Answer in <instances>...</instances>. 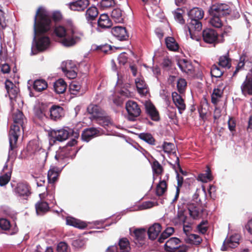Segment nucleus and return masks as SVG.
I'll use <instances>...</instances> for the list:
<instances>
[{
	"instance_id": "0e129e2a",
	"label": "nucleus",
	"mask_w": 252,
	"mask_h": 252,
	"mask_svg": "<svg viewBox=\"0 0 252 252\" xmlns=\"http://www.w3.org/2000/svg\"><path fill=\"white\" fill-rule=\"evenodd\" d=\"M228 126L229 129L231 131H234L235 130L236 127V122L235 120L232 117L229 118L228 121Z\"/></svg>"
},
{
	"instance_id": "c03bdc74",
	"label": "nucleus",
	"mask_w": 252,
	"mask_h": 252,
	"mask_svg": "<svg viewBox=\"0 0 252 252\" xmlns=\"http://www.w3.org/2000/svg\"><path fill=\"white\" fill-rule=\"evenodd\" d=\"M92 49L94 51L106 53L108 51H110L112 49V47L111 45L108 44H102L100 45L94 44L92 45Z\"/></svg>"
},
{
	"instance_id": "7ed1b4c3",
	"label": "nucleus",
	"mask_w": 252,
	"mask_h": 252,
	"mask_svg": "<svg viewBox=\"0 0 252 252\" xmlns=\"http://www.w3.org/2000/svg\"><path fill=\"white\" fill-rule=\"evenodd\" d=\"M13 118L14 124L10 127L8 135L10 151L17 147L18 139L24 131L25 124L27 122L23 113L19 110L14 113Z\"/></svg>"
},
{
	"instance_id": "09e8293b",
	"label": "nucleus",
	"mask_w": 252,
	"mask_h": 252,
	"mask_svg": "<svg viewBox=\"0 0 252 252\" xmlns=\"http://www.w3.org/2000/svg\"><path fill=\"white\" fill-rule=\"evenodd\" d=\"M62 70L63 72H65L69 70L76 69V66L72 61H67L63 62L62 64Z\"/></svg>"
},
{
	"instance_id": "de8ad7c7",
	"label": "nucleus",
	"mask_w": 252,
	"mask_h": 252,
	"mask_svg": "<svg viewBox=\"0 0 252 252\" xmlns=\"http://www.w3.org/2000/svg\"><path fill=\"white\" fill-rule=\"evenodd\" d=\"M187 86V83L184 78H180L177 82V88L180 94H184L185 93Z\"/></svg>"
},
{
	"instance_id": "680f3d73",
	"label": "nucleus",
	"mask_w": 252,
	"mask_h": 252,
	"mask_svg": "<svg viewBox=\"0 0 252 252\" xmlns=\"http://www.w3.org/2000/svg\"><path fill=\"white\" fill-rule=\"evenodd\" d=\"M68 246L64 242H60L57 247L58 252H68Z\"/></svg>"
},
{
	"instance_id": "58836bf2",
	"label": "nucleus",
	"mask_w": 252,
	"mask_h": 252,
	"mask_svg": "<svg viewBox=\"0 0 252 252\" xmlns=\"http://www.w3.org/2000/svg\"><path fill=\"white\" fill-rule=\"evenodd\" d=\"M135 84L138 92L140 94L146 95L148 91L147 89V85L145 81L139 78H137L135 80Z\"/></svg>"
},
{
	"instance_id": "72a5a7b5",
	"label": "nucleus",
	"mask_w": 252,
	"mask_h": 252,
	"mask_svg": "<svg viewBox=\"0 0 252 252\" xmlns=\"http://www.w3.org/2000/svg\"><path fill=\"white\" fill-rule=\"evenodd\" d=\"M111 16L116 23H121L124 22L125 17L120 8L114 9L111 12Z\"/></svg>"
},
{
	"instance_id": "c756f323",
	"label": "nucleus",
	"mask_w": 252,
	"mask_h": 252,
	"mask_svg": "<svg viewBox=\"0 0 252 252\" xmlns=\"http://www.w3.org/2000/svg\"><path fill=\"white\" fill-rule=\"evenodd\" d=\"M166 46L170 51H177L179 48V45L173 37L168 36L165 39Z\"/></svg>"
},
{
	"instance_id": "3c124183",
	"label": "nucleus",
	"mask_w": 252,
	"mask_h": 252,
	"mask_svg": "<svg viewBox=\"0 0 252 252\" xmlns=\"http://www.w3.org/2000/svg\"><path fill=\"white\" fill-rule=\"evenodd\" d=\"M35 116L40 120H43L44 118L48 119L47 111L44 108H37L35 111Z\"/></svg>"
},
{
	"instance_id": "052dcab7",
	"label": "nucleus",
	"mask_w": 252,
	"mask_h": 252,
	"mask_svg": "<svg viewBox=\"0 0 252 252\" xmlns=\"http://www.w3.org/2000/svg\"><path fill=\"white\" fill-rule=\"evenodd\" d=\"M208 224V221L207 220H202L197 226L199 232L203 234L206 233L208 230V227L205 225Z\"/></svg>"
},
{
	"instance_id": "9d476101",
	"label": "nucleus",
	"mask_w": 252,
	"mask_h": 252,
	"mask_svg": "<svg viewBox=\"0 0 252 252\" xmlns=\"http://www.w3.org/2000/svg\"><path fill=\"white\" fill-rule=\"evenodd\" d=\"M126 108L128 113L129 120L131 121H134V118L139 116L141 113L139 106L134 101H128L126 103Z\"/></svg>"
},
{
	"instance_id": "4c0bfd02",
	"label": "nucleus",
	"mask_w": 252,
	"mask_h": 252,
	"mask_svg": "<svg viewBox=\"0 0 252 252\" xmlns=\"http://www.w3.org/2000/svg\"><path fill=\"white\" fill-rule=\"evenodd\" d=\"M223 91L220 89L215 88L211 94V102L214 105H217L219 99L222 97Z\"/></svg>"
},
{
	"instance_id": "6e6552de",
	"label": "nucleus",
	"mask_w": 252,
	"mask_h": 252,
	"mask_svg": "<svg viewBox=\"0 0 252 252\" xmlns=\"http://www.w3.org/2000/svg\"><path fill=\"white\" fill-rule=\"evenodd\" d=\"M219 34L213 29L207 28L202 32V37L204 41L207 43L213 44V46L219 43Z\"/></svg>"
},
{
	"instance_id": "b1692460",
	"label": "nucleus",
	"mask_w": 252,
	"mask_h": 252,
	"mask_svg": "<svg viewBox=\"0 0 252 252\" xmlns=\"http://www.w3.org/2000/svg\"><path fill=\"white\" fill-rule=\"evenodd\" d=\"M161 230V226L159 223H155L150 226L148 230L147 233L149 239L155 240L157 238Z\"/></svg>"
},
{
	"instance_id": "7c9ffc66",
	"label": "nucleus",
	"mask_w": 252,
	"mask_h": 252,
	"mask_svg": "<svg viewBox=\"0 0 252 252\" xmlns=\"http://www.w3.org/2000/svg\"><path fill=\"white\" fill-rule=\"evenodd\" d=\"M184 240L186 243L194 245H199L202 241L199 235L194 234H189L186 236Z\"/></svg>"
},
{
	"instance_id": "20e7f679",
	"label": "nucleus",
	"mask_w": 252,
	"mask_h": 252,
	"mask_svg": "<svg viewBox=\"0 0 252 252\" xmlns=\"http://www.w3.org/2000/svg\"><path fill=\"white\" fill-rule=\"evenodd\" d=\"M87 111L91 115L90 118L101 126H105L112 124L111 117L99 105L91 103L87 107Z\"/></svg>"
},
{
	"instance_id": "f8f14e48",
	"label": "nucleus",
	"mask_w": 252,
	"mask_h": 252,
	"mask_svg": "<svg viewBox=\"0 0 252 252\" xmlns=\"http://www.w3.org/2000/svg\"><path fill=\"white\" fill-rule=\"evenodd\" d=\"M5 87L11 100H15L19 95V88L9 80L5 81Z\"/></svg>"
},
{
	"instance_id": "423d86ee",
	"label": "nucleus",
	"mask_w": 252,
	"mask_h": 252,
	"mask_svg": "<svg viewBox=\"0 0 252 252\" xmlns=\"http://www.w3.org/2000/svg\"><path fill=\"white\" fill-rule=\"evenodd\" d=\"M131 250L130 243L127 238L124 237L119 239L118 245L108 247L105 252H129Z\"/></svg>"
},
{
	"instance_id": "c85d7f7f",
	"label": "nucleus",
	"mask_w": 252,
	"mask_h": 252,
	"mask_svg": "<svg viewBox=\"0 0 252 252\" xmlns=\"http://www.w3.org/2000/svg\"><path fill=\"white\" fill-rule=\"evenodd\" d=\"M48 87L47 82L44 79L35 80L33 83V89L38 92H41Z\"/></svg>"
},
{
	"instance_id": "a18cd8bd",
	"label": "nucleus",
	"mask_w": 252,
	"mask_h": 252,
	"mask_svg": "<svg viewBox=\"0 0 252 252\" xmlns=\"http://www.w3.org/2000/svg\"><path fill=\"white\" fill-rule=\"evenodd\" d=\"M188 209L189 212V215L194 219H197L199 218L200 212V209L198 207L192 204L189 206Z\"/></svg>"
},
{
	"instance_id": "338daca9",
	"label": "nucleus",
	"mask_w": 252,
	"mask_h": 252,
	"mask_svg": "<svg viewBox=\"0 0 252 252\" xmlns=\"http://www.w3.org/2000/svg\"><path fill=\"white\" fill-rule=\"evenodd\" d=\"M162 67L165 68H168L172 66V61L169 58H164L162 63Z\"/></svg>"
},
{
	"instance_id": "412c9836",
	"label": "nucleus",
	"mask_w": 252,
	"mask_h": 252,
	"mask_svg": "<svg viewBox=\"0 0 252 252\" xmlns=\"http://www.w3.org/2000/svg\"><path fill=\"white\" fill-rule=\"evenodd\" d=\"M178 65L181 70L188 74L191 75L194 72L191 63L186 59H180L178 61Z\"/></svg>"
},
{
	"instance_id": "774afa93",
	"label": "nucleus",
	"mask_w": 252,
	"mask_h": 252,
	"mask_svg": "<svg viewBox=\"0 0 252 252\" xmlns=\"http://www.w3.org/2000/svg\"><path fill=\"white\" fill-rule=\"evenodd\" d=\"M76 69L69 70L63 72L65 75L70 79H74L77 76Z\"/></svg>"
},
{
	"instance_id": "dca6fc26",
	"label": "nucleus",
	"mask_w": 252,
	"mask_h": 252,
	"mask_svg": "<svg viewBox=\"0 0 252 252\" xmlns=\"http://www.w3.org/2000/svg\"><path fill=\"white\" fill-rule=\"evenodd\" d=\"M30 190V186L28 184L22 182L18 183L14 189L16 194L22 197L29 196L31 193Z\"/></svg>"
},
{
	"instance_id": "603ef678",
	"label": "nucleus",
	"mask_w": 252,
	"mask_h": 252,
	"mask_svg": "<svg viewBox=\"0 0 252 252\" xmlns=\"http://www.w3.org/2000/svg\"><path fill=\"white\" fill-rule=\"evenodd\" d=\"M183 10L180 8H178L174 12L175 19L182 24H184L185 23V21L183 17Z\"/></svg>"
},
{
	"instance_id": "e2e57ef3",
	"label": "nucleus",
	"mask_w": 252,
	"mask_h": 252,
	"mask_svg": "<svg viewBox=\"0 0 252 252\" xmlns=\"http://www.w3.org/2000/svg\"><path fill=\"white\" fill-rule=\"evenodd\" d=\"M173 155L176 157V164L177 165V168L178 169V172H180L183 175H187V172L184 171L181 167L180 164V159L179 157L176 156L175 152H173Z\"/></svg>"
},
{
	"instance_id": "864d4df0",
	"label": "nucleus",
	"mask_w": 252,
	"mask_h": 252,
	"mask_svg": "<svg viewBox=\"0 0 252 252\" xmlns=\"http://www.w3.org/2000/svg\"><path fill=\"white\" fill-rule=\"evenodd\" d=\"M162 148L165 153H170L175 149V145L172 143L164 142Z\"/></svg>"
},
{
	"instance_id": "4468645a",
	"label": "nucleus",
	"mask_w": 252,
	"mask_h": 252,
	"mask_svg": "<svg viewBox=\"0 0 252 252\" xmlns=\"http://www.w3.org/2000/svg\"><path fill=\"white\" fill-rule=\"evenodd\" d=\"M99 130L94 127L84 129L81 134V139L83 141L88 142L92 139L98 136Z\"/></svg>"
},
{
	"instance_id": "37998d69",
	"label": "nucleus",
	"mask_w": 252,
	"mask_h": 252,
	"mask_svg": "<svg viewBox=\"0 0 252 252\" xmlns=\"http://www.w3.org/2000/svg\"><path fill=\"white\" fill-rule=\"evenodd\" d=\"M220 66L216 64H214L211 69V74L212 77L215 78L220 77L224 73V71L222 70Z\"/></svg>"
},
{
	"instance_id": "c9c22d12",
	"label": "nucleus",
	"mask_w": 252,
	"mask_h": 252,
	"mask_svg": "<svg viewBox=\"0 0 252 252\" xmlns=\"http://www.w3.org/2000/svg\"><path fill=\"white\" fill-rule=\"evenodd\" d=\"M151 166L154 175L159 176L163 173L164 168L157 160H154Z\"/></svg>"
},
{
	"instance_id": "cd10ccee",
	"label": "nucleus",
	"mask_w": 252,
	"mask_h": 252,
	"mask_svg": "<svg viewBox=\"0 0 252 252\" xmlns=\"http://www.w3.org/2000/svg\"><path fill=\"white\" fill-rule=\"evenodd\" d=\"M67 88V84L63 79H59L54 84L55 92L58 94L63 93Z\"/></svg>"
},
{
	"instance_id": "bf43d9fd",
	"label": "nucleus",
	"mask_w": 252,
	"mask_h": 252,
	"mask_svg": "<svg viewBox=\"0 0 252 252\" xmlns=\"http://www.w3.org/2000/svg\"><path fill=\"white\" fill-rule=\"evenodd\" d=\"M51 18L54 22L58 23L61 22L63 20V15L60 11H55L53 12Z\"/></svg>"
},
{
	"instance_id": "e433bc0d",
	"label": "nucleus",
	"mask_w": 252,
	"mask_h": 252,
	"mask_svg": "<svg viewBox=\"0 0 252 252\" xmlns=\"http://www.w3.org/2000/svg\"><path fill=\"white\" fill-rule=\"evenodd\" d=\"M167 189V184L165 180L160 181L157 185L156 189V194L158 196H161L164 194Z\"/></svg>"
},
{
	"instance_id": "f704fd0d",
	"label": "nucleus",
	"mask_w": 252,
	"mask_h": 252,
	"mask_svg": "<svg viewBox=\"0 0 252 252\" xmlns=\"http://www.w3.org/2000/svg\"><path fill=\"white\" fill-rule=\"evenodd\" d=\"M98 15V11L95 6H91L86 11L85 16L88 21L94 20Z\"/></svg>"
},
{
	"instance_id": "8fccbe9b",
	"label": "nucleus",
	"mask_w": 252,
	"mask_h": 252,
	"mask_svg": "<svg viewBox=\"0 0 252 252\" xmlns=\"http://www.w3.org/2000/svg\"><path fill=\"white\" fill-rule=\"evenodd\" d=\"M198 178L203 182H207L208 180H212V176L210 169L208 167L206 171V173L199 174Z\"/></svg>"
},
{
	"instance_id": "39448f33",
	"label": "nucleus",
	"mask_w": 252,
	"mask_h": 252,
	"mask_svg": "<svg viewBox=\"0 0 252 252\" xmlns=\"http://www.w3.org/2000/svg\"><path fill=\"white\" fill-rule=\"evenodd\" d=\"M204 11L200 8L194 7L188 12L190 21L189 23V30L191 34V29L200 31L202 29V25L200 21L204 17Z\"/></svg>"
},
{
	"instance_id": "5fc2aeb1",
	"label": "nucleus",
	"mask_w": 252,
	"mask_h": 252,
	"mask_svg": "<svg viewBox=\"0 0 252 252\" xmlns=\"http://www.w3.org/2000/svg\"><path fill=\"white\" fill-rule=\"evenodd\" d=\"M12 225L9 220L6 219H0V227L4 230H8L10 229Z\"/></svg>"
},
{
	"instance_id": "a211bd4d",
	"label": "nucleus",
	"mask_w": 252,
	"mask_h": 252,
	"mask_svg": "<svg viewBox=\"0 0 252 252\" xmlns=\"http://www.w3.org/2000/svg\"><path fill=\"white\" fill-rule=\"evenodd\" d=\"M113 23L107 14H101L97 20V29L107 30L112 27Z\"/></svg>"
},
{
	"instance_id": "393cba45",
	"label": "nucleus",
	"mask_w": 252,
	"mask_h": 252,
	"mask_svg": "<svg viewBox=\"0 0 252 252\" xmlns=\"http://www.w3.org/2000/svg\"><path fill=\"white\" fill-rule=\"evenodd\" d=\"M241 89L243 94H247L249 95H252V78L251 77H246L241 86Z\"/></svg>"
},
{
	"instance_id": "aec40b11",
	"label": "nucleus",
	"mask_w": 252,
	"mask_h": 252,
	"mask_svg": "<svg viewBox=\"0 0 252 252\" xmlns=\"http://www.w3.org/2000/svg\"><path fill=\"white\" fill-rule=\"evenodd\" d=\"M89 0H77L75 1L70 2L69 7L71 10L83 11L89 5Z\"/></svg>"
},
{
	"instance_id": "49530a36",
	"label": "nucleus",
	"mask_w": 252,
	"mask_h": 252,
	"mask_svg": "<svg viewBox=\"0 0 252 252\" xmlns=\"http://www.w3.org/2000/svg\"><path fill=\"white\" fill-rule=\"evenodd\" d=\"M212 17L210 20V24L216 28H221L223 24L221 20V17L218 15H211Z\"/></svg>"
},
{
	"instance_id": "ddd939ff",
	"label": "nucleus",
	"mask_w": 252,
	"mask_h": 252,
	"mask_svg": "<svg viewBox=\"0 0 252 252\" xmlns=\"http://www.w3.org/2000/svg\"><path fill=\"white\" fill-rule=\"evenodd\" d=\"M49 134L54 142L56 141L62 142L68 138L69 132L64 129H61L57 130H52Z\"/></svg>"
},
{
	"instance_id": "473e14b6",
	"label": "nucleus",
	"mask_w": 252,
	"mask_h": 252,
	"mask_svg": "<svg viewBox=\"0 0 252 252\" xmlns=\"http://www.w3.org/2000/svg\"><path fill=\"white\" fill-rule=\"evenodd\" d=\"M59 175V172L57 167L51 168L48 171L47 175L48 182L50 184L55 183L57 181Z\"/></svg>"
},
{
	"instance_id": "4d7b16f0",
	"label": "nucleus",
	"mask_w": 252,
	"mask_h": 252,
	"mask_svg": "<svg viewBox=\"0 0 252 252\" xmlns=\"http://www.w3.org/2000/svg\"><path fill=\"white\" fill-rule=\"evenodd\" d=\"M11 178V173H6L0 176V186L6 185L10 181Z\"/></svg>"
},
{
	"instance_id": "2f4dec72",
	"label": "nucleus",
	"mask_w": 252,
	"mask_h": 252,
	"mask_svg": "<svg viewBox=\"0 0 252 252\" xmlns=\"http://www.w3.org/2000/svg\"><path fill=\"white\" fill-rule=\"evenodd\" d=\"M146 112L150 116L151 119L154 121H158L159 120V116L158 111L153 104L147 105Z\"/></svg>"
},
{
	"instance_id": "a878e982",
	"label": "nucleus",
	"mask_w": 252,
	"mask_h": 252,
	"mask_svg": "<svg viewBox=\"0 0 252 252\" xmlns=\"http://www.w3.org/2000/svg\"><path fill=\"white\" fill-rule=\"evenodd\" d=\"M36 212L37 215H43L49 210V204L45 201H39L35 205Z\"/></svg>"
},
{
	"instance_id": "4be33fe9",
	"label": "nucleus",
	"mask_w": 252,
	"mask_h": 252,
	"mask_svg": "<svg viewBox=\"0 0 252 252\" xmlns=\"http://www.w3.org/2000/svg\"><path fill=\"white\" fill-rule=\"evenodd\" d=\"M66 224L79 229H84L87 227L85 222L72 217H66Z\"/></svg>"
},
{
	"instance_id": "0eeeda50",
	"label": "nucleus",
	"mask_w": 252,
	"mask_h": 252,
	"mask_svg": "<svg viewBox=\"0 0 252 252\" xmlns=\"http://www.w3.org/2000/svg\"><path fill=\"white\" fill-rule=\"evenodd\" d=\"M209 12L211 15H218L224 17L229 15L231 9L228 5L225 3H217L212 5Z\"/></svg>"
},
{
	"instance_id": "1a4fd4ad",
	"label": "nucleus",
	"mask_w": 252,
	"mask_h": 252,
	"mask_svg": "<svg viewBox=\"0 0 252 252\" xmlns=\"http://www.w3.org/2000/svg\"><path fill=\"white\" fill-rule=\"evenodd\" d=\"M48 119L53 121L60 120L64 115L63 108L58 105H53L47 111Z\"/></svg>"
},
{
	"instance_id": "ea45409f",
	"label": "nucleus",
	"mask_w": 252,
	"mask_h": 252,
	"mask_svg": "<svg viewBox=\"0 0 252 252\" xmlns=\"http://www.w3.org/2000/svg\"><path fill=\"white\" fill-rule=\"evenodd\" d=\"M174 231V228L172 227L166 228L160 234L158 239V242L160 243H163L164 241L172 235Z\"/></svg>"
},
{
	"instance_id": "79ce46f5",
	"label": "nucleus",
	"mask_w": 252,
	"mask_h": 252,
	"mask_svg": "<svg viewBox=\"0 0 252 252\" xmlns=\"http://www.w3.org/2000/svg\"><path fill=\"white\" fill-rule=\"evenodd\" d=\"M138 137L150 145H155L156 140L151 133H141L138 134Z\"/></svg>"
},
{
	"instance_id": "9b49d317",
	"label": "nucleus",
	"mask_w": 252,
	"mask_h": 252,
	"mask_svg": "<svg viewBox=\"0 0 252 252\" xmlns=\"http://www.w3.org/2000/svg\"><path fill=\"white\" fill-rule=\"evenodd\" d=\"M240 239V236L238 234H235L229 238H226L221 247V250L226 251L228 248L234 249L237 247L239 244Z\"/></svg>"
},
{
	"instance_id": "6ab92c4d",
	"label": "nucleus",
	"mask_w": 252,
	"mask_h": 252,
	"mask_svg": "<svg viewBox=\"0 0 252 252\" xmlns=\"http://www.w3.org/2000/svg\"><path fill=\"white\" fill-rule=\"evenodd\" d=\"M181 94H178L177 92H174L172 94V97L173 102L178 108L179 113L182 114L183 111L186 109V105Z\"/></svg>"
},
{
	"instance_id": "2eb2a0df",
	"label": "nucleus",
	"mask_w": 252,
	"mask_h": 252,
	"mask_svg": "<svg viewBox=\"0 0 252 252\" xmlns=\"http://www.w3.org/2000/svg\"><path fill=\"white\" fill-rule=\"evenodd\" d=\"M112 34L120 41H125L128 39L129 35L125 27L116 26L111 30Z\"/></svg>"
},
{
	"instance_id": "bb28decb",
	"label": "nucleus",
	"mask_w": 252,
	"mask_h": 252,
	"mask_svg": "<svg viewBox=\"0 0 252 252\" xmlns=\"http://www.w3.org/2000/svg\"><path fill=\"white\" fill-rule=\"evenodd\" d=\"M146 230L145 228H136L132 232L130 231L131 236L134 238L135 241L139 242L143 240L146 236ZM136 243V242H135Z\"/></svg>"
},
{
	"instance_id": "5701e85b",
	"label": "nucleus",
	"mask_w": 252,
	"mask_h": 252,
	"mask_svg": "<svg viewBox=\"0 0 252 252\" xmlns=\"http://www.w3.org/2000/svg\"><path fill=\"white\" fill-rule=\"evenodd\" d=\"M181 241L176 237L170 238L164 245V250L168 252H173L178 248Z\"/></svg>"
},
{
	"instance_id": "f257e3e1",
	"label": "nucleus",
	"mask_w": 252,
	"mask_h": 252,
	"mask_svg": "<svg viewBox=\"0 0 252 252\" xmlns=\"http://www.w3.org/2000/svg\"><path fill=\"white\" fill-rule=\"evenodd\" d=\"M51 27V19L48 12L43 8L40 7L36 11L34 18V37L36 49L40 52L46 50L49 46L50 40L48 36H40L36 39V36L46 33Z\"/></svg>"
},
{
	"instance_id": "f3484780",
	"label": "nucleus",
	"mask_w": 252,
	"mask_h": 252,
	"mask_svg": "<svg viewBox=\"0 0 252 252\" xmlns=\"http://www.w3.org/2000/svg\"><path fill=\"white\" fill-rule=\"evenodd\" d=\"M217 63L221 68L230 69L232 65V59L229 52L227 51L225 54L220 56Z\"/></svg>"
},
{
	"instance_id": "13d9d810",
	"label": "nucleus",
	"mask_w": 252,
	"mask_h": 252,
	"mask_svg": "<svg viewBox=\"0 0 252 252\" xmlns=\"http://www.w3.org/2000/svg\"><path fill=\"white\" fill-rule=\"evenodd\" d=\"M115 4L114 0H101L100 6L103 9L113 6Z\"/></svg>"
},
{
	"instance_id": "69168bd1",
	"label": "nucleus",
	"mask_w": 252,
	"mask_h": 252,
	"mask_svg": "<svg viewBox=\"0 0 252 252\" xmlns=\"http://www.w3.org/2000/svg\"><path fill=\"white\" fill-rule=\"evenodd\" d=\"M1 71L4 73H9L10 72L11 68L8 63L1 64L0 66Z\"/></svg>"
},
{
	"instance_id": "a19ab883",
	"label": "nucleus",
	"mask_w": 252,
	"mask_h": 252,
	"mask_svg": "<svg viewBox=\"0 0 252 252\" xmlns=\"http://www.w3.org/2000/svg\"><path fill=\"white\" fill-rule=\"evenodd\" d=\"M81 88V86L78 82L73 81L69 85V90L71 94L77 96L82 94V93H80Z\"/></svg>"
},
{
	"instance_id": "6e6d98bb",
	"label": "nucleus",
	"mask_w": 252,
	"mask_h": 252,
	"mask_svg": "<svg viewBox=\"0 0 252 252\" xmlns=\"http://www.w3.org/2000/svg\"><path fill=\"white\" fill-rule=\"evenodd\" d=\"M27 148L28 151L32 153H35L40 150L36 141H30L27 146Z\"/></svg>"
},
{
	"instance_id": "f03ea898",
	"label": "nucleus",
	"mask_w": 252,
	"mask_h": 252,
	"mask_svg": "<svg viewBox=\"0 0 252 252\" xmlns=\"http://www.w3.org/2000/svg\"><path fill=\"white\" fill-rule=\"evenodd\" d=\"M54 33L60 38V42L66 47L76 45L82 36L71 20H65L63 25L56 26Z\"/></svg>"
}]
</instances>
